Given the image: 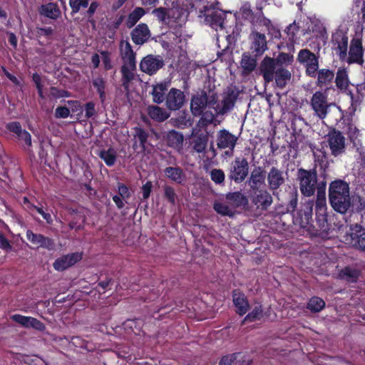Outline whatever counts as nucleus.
Returning <instances> with one entry per match:
<instances>
[{
  "label": "nucleus",
  "mask_w": 365,
  "mask_h": 365,
  "mask_svg": "<svg viewBox=\"0 0 365 365\" xmlns=\"http://www.w3.org/2000/svg\"><path fill=\"white\" fill-rule=\"evenodd\" d=\"M232 301L237 308L236 312L239 315L243 316L248 312L250 309L248 299L245 294L240 289H235L232 292Z\"/></svg>",
  "instance_id": "nucleus-24"
},
{
  "label": "nucleus",
  "mask_w": 365,
  "mask_h": 365,
  "mask_svg": "<svg viewBox=\"0 0 365 365\" xmlns=\"http://www.w3.org/2000/svg\"><path fill=\"white\" fill-rule=\"evenodd\" d=\"M265 173L262 168L259 166L253 170L249 178V185L252 190H258L264 183Z\"/></svg>",
  "instance_id": "nucleus-32"
},
{
  "label": "nucleus",
  "mask_w": 365,
  "mask_h": 365,
  "mask_svg": "<svg viewBox=\"0 0 365 365\" xmlns=\"http://www.w3.org/2000/svg\"><path fill=\"white\" fill-rule=\"evenodd\" d=\"M364 48L361 38H353L351 40L349 46V56H346V61L349 64L357 63L362 65L364 63Z\"/></svg>",
  "instance_id": "nucleus-9"
},
{
  "label": "nucleus",
  "mask_w": 365,
  "mask_h": 365,
  "mask_svg": "<svg viewBox=\"0 0 365 365\" xmlns=\"http://www.w3.org/2000/svg\"><path fill=\"white\" fill-rule=\"evenodd\" d=\"M298 204V194L297 191L291 192L289 195V200L286 204L285 212L283 213H291L292 222L295 225L301 228H306L312 220L314 200H307L302 204V206L295 214L294 212Z\"/></svg>",
  "instance_id": "nucleus-2"
},
{
  "label": "nucleus",
  "mask_w": 365,
  "mask_h": 365,
  "mask_svg": "<svg viewBox=\"0 0 365 365\" xmlns=\"http://www.w3.org/2000/svg\"><path fill=\"white\" fill-rule=\"evenodd\" d=\"M215 211L222 216L233 217L235 212L232 211L227 205L222 202H215L213 205Z\"/></svg>",
  "instance_id": "nucleus-48"
},
{
  "label": "nucleus",
  "mask_w": 365,
  "mask_h": 365,
  "mask_svg": "<svg viewBox=\"0 0 365 365\" xmlns=\"http://www.w3.org/2000/svg\"><path fill=\"white\" fill-rule=\"evenodd\" d=\"M190 9L198 11L200 16H204L205 22L213 29H222L225 14L221 10H216L215 6L205 4V0H187ZM206 3H207L206 1Z\"/></svg>",
  "instance_id": "nucleus-3"
},
{
  "label": "nucleus",
  "mask_w": 365,
  "mask_h": 365,
  "mask_svg": "<svg viewBox=\"0 0 365 365\" xmlns=\"http://www.w3.org/2000/svg\"><path fill=\"white\" fill-rule=\"evenodd\" d=\"M118 195L125 201L131 196V193L127 185L121 182L118 183Z\"/></svg>",
  "instance_id": "nucleus-63"
},
{
  "label": "nucleus",
  "mask_w": 365,
  "mask_h": 365,
  "mask_svg": "<svg viewBox=\"0 0 365 365\" xmlns=\"http://www.w3.org/2000/svg\"><path fill=\"white\" fill-rule=\"evenodd\" d=\"M250 172V165L247 160L244 157H236L230 165L227 178L230 182L240 184L247 178Z\"/></svg>",
  "instance_id": "nucleus-5"
},
{
  "label": "nucleus",
  "mask_w": 365,
  "mask_h": 365,
  "mask_svg": "<svg viewBox=\"0 0 365 365\" xmlns=\"http://www.w3.org/2000/svg\"><path fill=\"white\" fill-rule=\"evenodd\" d=\"M164 197L172 205H175L176 202L177 194L175 189L168 185L164 186Z\"/></svg>",
  "instance_id": "nucleus-54"
},
{
  "label": "nucleus",
  "mask_w": 365,
  "mask_h": 365,
  "mask_svg": "<svg viewBox=\"0 0 365 365\" xmlns=\"http://www.w3.org/2000/svg\"><path fill=\"white\" fill-rule=\"evenodd\" d=\"M251 360L242 352H236L223 356L219 361V365H250Z\"/></svg>",
  "instance_id": "nucleus-23"
},
{
  "label": "nucleus",
  "mask_w": 365,
  "mask_h": 365,
  "mask_svg": "<svg viewBox=\"0 0 365 365\" xmlns=\"http://www.w3.org/2000/svg\"><path fill=\"white\" fill-rule=\"evenodd\" d=\"M207 106V93L202 90L193 95L190 101V110L195 117H199Z\"/></svg>",
  "instance_id": "nucleus-17"
},
{
  "label": "nucleus",
  "mask_w": 365,
  "mask_h": 365,
  "mask_svg": "<svg viewBox=\"0 0 365 365\" xmlns=\"http://www.w3.org/2000/svg\"><path fill=\"white\" fill-rule=\"evenodd\" d=\"M130 36L135 44L140 46L148 41L150 37V31L146 24L141 23L133 29Z\"/></svg>",
  "instance_id": "nucleus-22"
},
{
  "label": "nucleus",
  "mask_w": 365,
  "mask_h": 365,
  "mask_svg": "<svg viewBox=\"0 0 365 365\" xmlns=\"http://www.w3.org/2000/svg\"><path fill=\"white\" fill-rule=\"evenodd\" d=\"M98 155L108 167L114 165L116 162L117 153L113 148H109L108 150H101L98 151Z\"/></svg>",
  "instance_id": "nucleus-39"
},
{
  "label": "nucleus",
  "mask_w": 365,
  "mask_h": 365,
  "mask_svg": "<svg viewBox=\"0 0 365 365\" xmlns=\"http://www.w3.org/2000/svg\"><path fill=\"white\" fill-rule=\"evenodd\" d=\"M334 71L328 68L319 69L317 71V82L316 84L318 87L322 88L326 87L325 91H327L334 78Z\"/></svg>",
  "instance_id": "nucleus-28"
},
{
  "label": "nucleus",
  "mask_w": 365,
  "mask_h": 365,
  "mask_svg": "<svg viewBox=\"0 0 365 365\" xmlns=\"http://www.w3.org/2000/svg\"><path fill=\"white\" fill-rule=\"evenodd\" d=\"M135 70V69H131L130 67L126 65L121 66L122 86L125 90L128 89L130 82L135 78V74L133 73Z\"/></svg>",
  "instance_id": "nucleus-45"
},
{
  "label": "nucleus",
  "mask_w": 365,
  "mask_h": 365,
  "mask_svg": "<svg viewBox=\"0 0 365 365\" xmlns=\"http://www.w3.org/2000/svg\"><path fill=\"white\" fill-rule=\"evenodd\" d=\"M165 140L170 148L180 150L182 148L184 136L175 130H169L165 136Z\"/></svg>",
  "instance_id": "nucleus-29"
},
{
  "label": "nucleus",
  "mask_w": 365,
  "mask_h": 365,
  "mask_svg": "<svg viewBox=\"0 0 365 365\" xmlns=\"http://www.w3.org/2000/svg\"><path fill=\"white\" fill-rule=\"evenodd\" d=\"M148 116L156 122H163L170 117V113L158 106H149L147 108Z\"/></svg>",
  "instance_id": "nucleus-34"
},
{
  "label": "nucleus",
  "mask_w": 365,
  "mask_h": 365,
  "mask_svg": "<svg viewBox=\"0 0 365 365\" xmlns=\"http://www.w3.org/2000/svg\"><path fill=\"white\" fill-rule=\"evenodd\" d=\"M297 61L305 68V73L311 78H316L319 68V56L308 48L301 49L297 55Z\"/></svg>",
  "instance_id": "nucleus-6"
},
{
  "label": "nucleus",
  "mask_w": 365,
  "mask_h": 365,
  "mask_svg": "<svg viewBox=\"0 0 365 365\" xmlns=\"http://www.w3.org/2000/svg\"><path fill=\"white\" fill-rule=\"evenodd\" d=\"M267 186L273 195L285 183L284 173L277 167L272 166L267 175Z\"/></svg>",
  "instance_id": "nucleus-12"
},
{
  "label": "nucleus",
  "mask_w": 365,
  "mask_h": 365,
  "mask_svg": "<svg viewBox=\"0 0 365 365\" xmlns=\"http://www.w3.org/2000/svg\"><path fill=\"white\" fill-rule=\"evenodd\" d=\"M153 14L159 21L163 23H167V20H168V22L170 21V9L167 10L164 7H159L153 11Z\"/></svg>",
  "instance_id": "nucleus-50"
},
{
  "label": "nucleus",
  "mask_w": 365,
  "mask_h": 365,
  "mask_svg": "<svg viewBox=\"0 0 365 365\" xmlns=\"http://www.w3.org/2000/svg\"><path fill=\"white\" fill-rule=\"evenodd\" d=\"M317 211H324L326 207V182L322 181L318 184L317 197L315 202Z\"/></svg>",
  "instance_id": "nucleus-38"
},
{
  "label": "nucleus",
  "mask_w": 365,
  "mask_h": 365,
  "mask_svg": "<svg viewBox=\"0 0 365 365\" xmlns=\"http://www.w3.org/2000/svg\"><path fill=\"white\" fill-rule=\"evenodd\" d=\"M164 174L170 180L177 184L181 185L185 180L186 176L182 170L179 166L175 167H166L164 170Z\"/></svg>",
  "instance_id": "nucleus-31"
},
{
  "label": "nucleus",
  "mask_w": 365,
  "mask_h": 365,
  "mask_svg": "<svg viewBox=\"0 0 365 365\" xmlns=\"http://www.w3.org/2000/svg\"><path fill=\"white\" fill-rule=\"evenodd\" d=\"M252 202L257 209L267 211L273 202V197L266 189L259 190L252 198Z\"/></svg>",
  "instance_id": "nucleus-20"
},
{
  "label": "nucleus",
  "mask_w": 365,
  "mask_h": 365,
  "mask_svg": "<svg viewBox=\"0 0 365 365\" xmlns=\"http://www.w3.org/2000/svg\"><path fill=\"white\" fill-rule=\"evenodd\" d=\"M291 77L292 73L289 70L283 67L277 68L274 78L277 87L284 89L287 85V82L291 79Z\"/></svg>",
  "instance_id": "nucleus-35"
},
{
  "label": "nucleus",
  "mask_w": 365,
  "mask_h": 365,
  "mask_svg": "<svg viewBox=\"0 0 365 365\" xmlns=\"http://www.w3.org/2000/svg\"><path fill=\"white\" fill-rule=\"evenodd\" d=\"M238 93L230 89L227 91L221 101V104H217L214 108L217 115H224L230 111L237 99Z\"/></svg>",
  "instance_id": "nucleus-19"
},
{
  "label": "nucleus",
  "mask_w": 365,
  "mask_h": 365,
  "mask_svg": "<svg viewBox=\"0 0 365 365\" xmlns=\"http://www.w3.org/2000/svg\"><path fill=\"white\" fill-rule=\"evenodd\" d=\"M361 275V271L356 267L346 266L338 273L339 279L348 283H356Z\"/></svg>",
  "instance_id": "nucleus-27"
},
{
  "label": "nucleus",
  "mask_w": 365,
  "mask_h": 365,
  "mask_svg": "<svg viewBox=\"0 0 365 365\" xmlns=\"http://www.w3.org/2000/svg\"><path fill=\"white\" fill-rule=\"evenodd\" d=\"M164 65L163 59L160 56L148 55L140 63V69L143 73L152 76L157 73Z\"/></svg>",
  "instance_id": "nucleus-13"
},
{
  "label": "nucleus",
  "mask_w": 365,
  "mask_h": 365,
  "mask_svg": "<svg viewBox=\"0 0 365 365\" xmlns=\"http://www.w3.org/2000/svg\"><path fill=\"white\" fill-rule=\"evenodd\" d=\"M89 5V0H69L71 14H77L81 8H86Z\"/></svg>",
  "instance_id": "nucleus-52"
},
{
  "label": "nucleus",
  "mask_w": 365,
  "mask_h": 365,
  "mask_svg": "<svg viewBox=\"0 0 365 365\" xmlns=\"http://www.w3.org/2000/svg\"><path fill=\"white\" fill-rule=\"evenodd\" d=\"M336 86L341 92H346L348 90L349 80L347 71L345 68H339L336 73Z\"/></svg>",
  "instance_id": "nucleus-36"
},
{
  "label": "nucleus",
  "mask_w": 365,
  "mask_h": 365,
  "mask_svg": "<svg viewBox=\"0 0 365 365\" xmlns=\"http://www.w3.org/2000/svg\"><path fill=\"white\" fill-rule=\"evenodd\" d=\"M277 66L276 60L267 56L261 61L259 66V71L262 76L265 83L273 81Z\"/></svg>",
  "instance_id": "nucleus-15"
},
{
  "label": "nucleus",
  "mask_w": 365,
  "mask_h": 365,
  "mask_svg": "<svg viewBox=\"0 0 365 365\" xmlns=\"http://www.w3.org/2000/svg\"><path fill=\"white\" fill-rule=\"evenodd\" d=\"M210 178L216 185H223L225 179V175L221 169H212L210 171Z\"/></svg>",
  "instance_id": "nucleus-53"
},
{
  "label": "nucleus",
  "mask_w": 365,
  "mask_h": 365,
  "mask_svg": "<svg viewBox=\"0 0 365 365\" xmlns=\"http://www.w3.org/2000/svg\"><path fill=\"white\" fill-rule=\"evenodd\" d=\"M348 40V36L342 31L336 32L332 36V42L337 46V54L341 61L346 59Z\"/></svg>",
  "instance_id": "nucleus-21"
},
{
  "label": "nucleus",
  "mask_w": 365,
  "mask_h": 365,
  "mask_svg": "<svg viewBox=\"0 0 365 365\" xmlns=\"http://www.w3.org/2000/svg\"><path fill=\"white\" fill-rule=\"evenodd\" d=\"M325 302L320 297L314 296L309 299L307 308L312 313H317L325 307Z\"/></svg>",
  "instance_id": "nucleus-46"
},
{
  "label": "nucleus",
  "mask_w": 365,
  "mask_h": 365,
  "mask_svg": "<svg viewBox=\"0 0 365 365\" xmlns=\"http://www.w3.org/2000/svg\"><path fill=\"white\" fill-rule=\"evenodd\" d=\"M11 319L24 327L30 328V324L32 323L33 317L16 314L11 316Z\"/></svg>",
  "instance_id": "nucleus-55"
},
{
  "label": "nucleus",
  "mask_w": 365,
  "mask_h": 365,
  "mask_svg": "<svg viewBox=\"0 0 365 365\" xmlns=\"http://www.w3.org/2000/svg\"><path fill=\"white\" fill-rule=\"evenodd\" d=\"M81 252H72L58 257L53 263V267L58 272H63L82 259Z\"/></svg>",
  "instance_id": "nucleus-11"
},
{
  "label": "nucleus",
  "mask_w": 365,
  "mask_h": 365,
  "mask_svg": "<svg viewBox=\"0 0 365 365\" xmlns=\"http://www.w3.org/2000/svg\"><path fill=\"white\" fill-rule=\"evenodd\" d=\"M200 116V119L199 123L202 126H207L211 124L215 119V115L211 111H202V113Z\"/></svg>",
  "instance_id": "nucleus-60"
},
{
  "label": "nucleus",
  "mask_w": 365,
  "mask_h": 365,
  "mask_svg": "<svg viewBox=\"0 0 365 365\" xmlns=\"http://www.w3.org/2000/svg\"><path fill=\"white\" fill-rule=\"evenodd\" d=\"M134 134L133 137L135 140L139 141L140 147L141 148L142 151H145L146 149V145L148 144V139L149 138V133L144 128L141 127H135L133 128Z\"/></svg>",
  "instance_id": "nucleus-44"
},
{
  "label": "nucleus",
  "mask_w": 365,
  "mask_h": 365,
  "mask_svg": "<svg viewBox=\"0 0 365 365\" xmlns=\"http://www.w3.org/2000/svg\"><path fill=\"white\" fill-rule=\"evenodd\" d=\"M274 59L276 60L277 65H279L282 66L283 65L292 64L294 61V57L292 55H290L289 53L280 52L278 56Z\"/></svg>",
  "instance_id": "nucleus-56"
},
{
  "label": "nucleus",
  "mask_w": 365,
  "mask_h": 365,
  "mask_svg": "<svg viewBox=\"0 0 365 365\" xmlns=\"http://www.w3.org/2000/svg\"><path fill=\"white\" fill-rule=\"evenodd\" d=\"M237 140L238 137L232 134L228 130L222 129L218 133L217 145L220 149L228 148L229 150H231V154H232Z\"/></svg>",
  "instance_id": "nucleus-18"
},
{
  "label": "nucleus",
  "mask_w": 365,
  "mask_h": 365,
  "mask_svg": "<svg viewBox=\"0 0 365 365\" xmlns=\"http://www.w3.org/2000/svg\"><path fill=\"white\" fill-rule=\"evenodd\" d=\"M227 202L233 203L235 207L245 206L248 204L247 197L241 192H230L225 195Z\"/></svg>",
  "instance_id": "nucleus-37"
},
{
  "label": "nucleus",
  "mask_w": 365,
  "mask_h": 365,
  "mask_svg": "<svg viewBox=\"0 0 365 365\" xmlns=\"http://www.w3.org/2000/svg\"><path fill=\"white\" fill-rule=\"evenodd\" d=\"M85 108V117L86 119L93 118L96 113L95 103L93 101L86 103L84 106Z\"/></svg>",
  "instance_id": "nucleus-64"
},
{
  "label": "nucleus",
  "mask_w": 365,
  "mask_h": 365,
  "mask_svg": "<svg viewBox=\"0 0 365 365\" xmlns=\"http://www.w3.org/2000/svg\"><path fill=\"white\" fill-rule=\"evenodd\" d=\"M170 121L174 126L180 128H184L190 125V120L187 119L185 115H180L175 118H173Z\"/></svg>",
  "instance_id": "nucleus-61"
},
{
  "label": "nucleus",
  "mask_w": 365,
  "mask_h": 365,
  "mask_svg": "<svg viewBox=\"0 0 365 365\" xmlns=\"http://www.w3.org/2000/svg\"><path fill=\"white\" fill-rule=\"evenodd\" d=\"M92 84L99 94V98L101 102H104L106 100V82L103 78L101 77L96 78L93 80Z\"/></svg>",
  "instance_id": "nucleus-47"
},
{
  "label": "nucleus",
  "mask_w": 365,
  "mask_h": 365,
  "mask_svg": "<svg viewBox=\"0 0 365 365\" xmlns=\"http://www.w3.org/2000/svg\"><path fill=\"white\" fill-rule=\"evenodd\" d=\"M71 110L66 106H58L54 113L56 118H66L70 115Z\"/></svg>",
  "instance_id": "nucleus-62"
},
{
  "label": "nucleus",
  "mask_w": 365,
  "mask_h": 365,
  "mask_svg": "<svg viewBox=\"0 0 365 365\" xmlns=\"http://www.w3.org/2000/svg\"><path fill=\"white\" fill-rule=\"evenodd\" d=\"M297 180L299 182L301 193L305 197L313 196L317 190V173L316 168L306 170L303 168L297 169Z\"/></svg>",
  "instance_id": "nucleus-4"
},
{
  "label": "nucleus",
  "mask_w": 365,
  "mask_h": 365,
  "mask_svg": "<svg viewBox=\"0 0 365 365\" xmlns=\"http://www.w3.org/2000/svg\"><path fill=\"white\" fill-rule=\"evenodd\" d=\"M311 107L314 114L320 119H324L329 112L330 103H328V95L326 91H316L311 98Z\"/></svg>",
  "instance_id": "nucleus-7"
},
{
  "label": "nucleus",
  "mask_w": 365,
  "mask_h": 365,
  "mask_svg": "<svg viewBox=\"0 0 365 365\" xmlns=\"http://www.w3.org/2000/svg\"><path fill=\"white\" fill-rule=\"evenodd\" d=\"M168 83L166 82H160L153 86L151 95L153 101L157 104L162 103L166 99L165 92L168 88Z\"/></svg>",
  "instance_id": "nucleus-33"
},
{
  "label": "nucleus",
  "mask_w": 365,
  "mask_h": 365,
  "mask_svg": "<svg viewBox=\"0 0 365 365\" xmlns=\"http://www.w3.org/2000/svg\"><path fill=\"white\" fill-rule=\"evenodd\" d=\"M264 316L262 305L259 303L249 312L242 321V324H245L247 322H254L261 320Z\"/></svg>",
  "instance_id": "nucleus-42"
},
{
  "label": "nucleus",
  "mask_w": 365,
  "mask_h": 365,
  "mask_svg": "<svg viewBox=\"0 0 365 365\" xmlns=\"http://www.w3.org/2000/svg\"><path fill=\"white\" fill-rule=\"evenodd\" d=\"M27 240L38 248L41 247L47 250H53L55 247V242L52 238L46 237L42 234L34 233L28 230L26 233Z\"/></svg>",
  "instance_id": "nucleus-16"
},
{
  "label": "nucleus",
  "mask_w": 365,
  "mask_h": 365,
  "mask_svg": "<svg viewBox=\"0 0 365 365\" xmlns=\"http://www.w3.org/2000/svg\"><path fill=\"white\" fill-rule=\"evenodd\" d=\"M208 135L207 133H201L197 135L192 141V148L197 153H203L207 147Z\"/></svg>",
  "instance_id": "nucleus-40"
},
{
  "label": "nucleus",
  "mask_w": 365,
  "mask_h": 365,
  "mask_svg": "<svg viewBox=\"0 0 365 365\" xmlns=\"http://www.w3.org/2000/svg\"><path fill=\"white\" fill-rule=\"evenodd\" d=\"M51 96L54 98H68L71 94L69 91L59 89L57 87L51 86L50 88Z\"/></svg>",
  "instance_id": "nucleus-59"
},
{
  "label": "nucleus",
  "mask_w": 365,
  "mask_h": 365,
  "mask_svg": "<svg viewBox=\"0 0 365 365\" xmlns=\"http://www.w3.org/2000/svg\"><path fill=\"white\" fill-rule=\"evenodd\" d=\"M68 106L70 107L71 110L73 113H76L77 115L81 117L83 114V108L79 101L76 100H69L67 102Z\"/></svg>",
  "instance_id": "nucleus-58"
},
{
  "label": "nucleus",
  "mask_w": 365,
  "mask_h": 365,
  "mask_svg": "<svg viewBox=\"0 0 365 365\" xmlns=\"http://www.w3.org/2000/svg\"><path fill=\"white\" fill-rule=\"evenodd\" d=\"M240 14L242 19L248 21L250 23L252 22V19L254 12L252 10L250 4L249 3H245L241 6V8L240 9Z\"/></svg>",
  "instance_id": "nucleus-57"
},
{
  "label": "nucleus",
  "mask_w": 365,
  "mask_h": 365,
  "mask_svg": "<svg viewBox=\"0 0 365 365\" xmlns=\"http://www.w3.org/2000/svg\"><path fill=\"white\" fill-rule=\"evenodd\" d=\"M327 141L331 153L334 157L341 155L346 150V138L343 133L336 129L329 132L327 135Z\"/></svg>",
  "instance_id": "nucleus-8"
},
{
  "label": "nucleus",
  "mask_w": 365,
  "mask_h": 365,
  "mask_svg": "<svg viewBox=\"0 0 365 365\" xmlns=\"http://www.w3.org/2000/svg\"><path fill=\"white\" fill-rule=\"evenodd\" d=\"M121 57L123 61V65H126L131 69H136V54L133 51L130 43L128 41H121Z\"/></svg>",
  "instance_id": "nucleus-25"
},
{
  "label": "nucleus",
  "mask_w": 365,
  "mask_h": 365,
  "mask_svg": "<svg viewBox=\"0 0 365 365\" xmlns=\"http://www.w3.org/2000/svg\"><path fill=\"white\" fill-rule=\"evenodd\" d=\"M250 40V50L255 57L262 56L268 49L267 38L264 34L252 31Z\"/></svg>",
  "instance_id": "nucleus-10"
},
{
  "label": "nucleus",
  "mask_w": 365,
  "mask_h": 365,
  "mask_svg": "<svg viewBox=\"0 0 365 365\" xmlns=\"http://www.w3.org/2000/svg\"><path fill=\"white\" fill-rule=\"evenodd\" d=\"M350 236V243L352 247L360 251H365V228L361 225H356Z\"/></svg>",
  "instance_id": "nucleus-26"
},
{
  "label": "nucleus",
  "mask_w": 365,
  "mask_h": 365,
  "mask_svg": "<svg viewBox=\"0 0 365 365\" xmlns=\"http://www.w3.org/2000/svg\"><path fill=\"white\" fill-rule=\"evenodd\" d=\"M124 329L128 333L136 334V331H139L140 329V321L138 319H127L123 324Z\"/></svg>",
  "instance_id": "nucleus-49"
},
{
  "label": "nucleus",
  "mask_w": 365,
  "mask_h": 365,
  "mask_svg": "<svg viewBox=\"0 0 365 365\" xmlns=\"http://www.w3.org/2000/svg\"><path fill=\"white\" fill-rule=\"evenodd\" d=\"M145 14V11L142 7H136L132 11L126 19V26L130 29Z\"/></svg>",
  "instance_id": "nucleus-43"
},
{
  "label": "nucleus",
  "mask_w": 365,
  "mask_h": 365,
  "mask_svg": "<svg viewBox=\"0 0 365 365\" xmlns=\"http://www.w3.org/2000/svg\"><path fill=\"white\" fill-rule=\"evenodd\" d=\"M328 197L333 210L340 214H346L352 205L349 183L344 180L336 179L329 183Z\"/></svg>",
  "instance_id": "nucleus-1"
},
{
  "label": "nucleus",
  "mask_w": 365,
  "mask_h": 365,
  "mask_svg": "<svg viewBox=\"0 0 365 365\" xmlns=\"http://www.w3.org/2000/svg\"><path fill=\"white\" fill-rule=\"evenodd\" d=\"M184 14L185 10L180 7H173L170 9V20L173 19L174 21L180 25L184 22Z\"/></svg>",
  "instance_id": "nucleus-51"
},
{
  "label": "nucleus",
  "mask_w": 365,
  "mask_h": 365,
  "mask_svg": "<svg viewBox=\"0 0 365 365\" xmlns=\"http://www.w3.org/2000/svg\"><path fill=\"white\" fill-rule=\"evenodd\" d=\"M240 63L243 70L247 73H250L257 66V57H252L250 53H244Z\"/></svg>",
  "instance_id": "nucleus-41"
},
{
  "label": "nucleus",
  "mask_w": 365,
  "mask_h": 365,
  "mask_svg": "<svg viewBox=\"0 0 365 365\" xmlns=\"http://www.w3.org/2000/svg\"><path fill=\"white\" fill-rule=\"evenodd\" d=\"M38 11L41 16L52 20L58 19L61 15V11L58 4L52 2L42 4L39 7Z\"/></svg>",
  "instance_id": "nucleus-30"
},
{
  "label": "nucleus",
  "mask_w": 365,
  "mask_h": 365,
  "mask_svg": "<svg viewBox=\"0 0 365 365\" xmlns=\"http://www.w3.org/2000/svg\"><path fill=\"white\" fill-rule=\"evenodd\" d=\"M185 102L184 92L180 89L172 88L166 95L165 105L170 110L180 109Z\"/></svg>",
  "instance_id": "nucleus-14"
}]
</instances>
